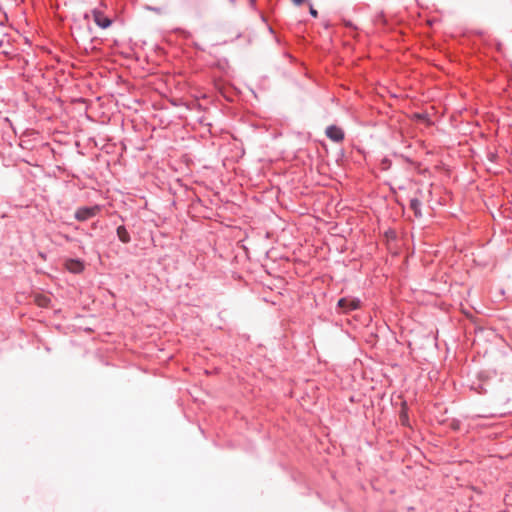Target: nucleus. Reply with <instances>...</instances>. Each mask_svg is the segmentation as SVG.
Wrapping results in <instances>:
<instances>
[{"mask_svg":"<svg viewBox=\"0 0 512 512\" xmlns=\"http://www.w3.org/2000/svg\"><path fill=\"white\" fill-rule=\"evenodd\" d=\"M326 135L334 142H341L344 139V132L341 128L337 126H329L326 129Z\"/></svg>","mask_w":512,"mask_h":512,"instance_id":"3","label":"nucleus"},{"mask_svg":"<svg viewBox=\"0 0 512 512\" xmlns=\"http://www.w3.org/2000/svg\"><path fill=\"white\" fill-rule=\"evenodd\" d=\"M410 207L414 211L416 216H421L419 200L412 199L411 202H410Z\"/></svg>","mask_w":512,"mask_h":512,"instance_id":"8","label":"nucleus"},{"mask_svg":"<svg viewBox=\"0 0 512 512\" xmlns=\"http://www.w3.org/2000/svg\"><path fill=\"white\" fill-rule=\"evenodd\" d=\"M65 266L72 273H80L84 268L83 263L79 260H68Z\"/></svg>","mask_w":512,"mask_h":512,"instance_id":"5","label":"nucleus"},{"mask_svg":"<svg viewBox=\"0 0 512 512\" xmlns=\"http://www.w3.org/2000/svg\"><path fill=\"white\" fill-rule=\"evenodd\" d=\"M117 236L123 243L130 242V235L124 226H119L117 228Z\"/></svg>","mask_w":512,"mask_h":512,"instance_id":"6","label":"nucleus"},{"mask_svg":"<svg viewBox=\"0 0 512 512\" xmlns=\"http://www.w3.org/2000/svg\"><path fill=\"white\" fill-rule=\"evenodd\" d=\"M338 306L344 311L348 312L351 310L358 309L360 307V300L356 298H341L338 301Z\"/></svg>","mask_w":512,"mask_h":512,"instance_id":"2","label":"nucleus"},{"mask_svg":"<svg viewBox=\"0 0 512 512\" xmlns=\"http://www.w3.org/2000/svg\"><path fill=\"white\" fill-rule=\"evenodd\" d=\"M94 22L101 28L105 29L111 25V20L98 10L92 11Z\"/></svg>","mask_w":512,"mask_h":512,"instance_id":"4","label":"nucleus"},{"mask_svg":"<svg viewBox=\"0 0 512 512\" xmlns=\"http://www.w3.org/2000/svg\"><path fill=\"white\" fill-rule=\"evenodd\" d=\"M305 1H306V0H292V2H293L295 5H297V6H299V5L303 4Z\"/></svg>","mask_w":512,"mask_h":512,"instance_id":"10","label":"nucleus"},{"mask_svg":"<svg viewBox=\"0 0 512 512\" xmlns=\"http://www.w3.org/2000/svg\"><path fill=\"white\" fill-rule=\"evenodd\" d=\"M99 211H100V207L97 205L93 206V207H81L76 210L75 218L78 221H85L89 218L94 217Z\"/></svg>","mask_w":512,"mask_h":512,"instance_id":"1","label":"nucleus"},{"mask_svg":"<svg viewBox=\"0 0 512 512\" xmlns=\"http://www.w3.org/2000/svg\"><path fill=\"white\" fill-rule=\"evenodd\" d=\"M310 14H311L313 17H317V15H318L317 11H316L313 7H310Z\"/></svg>","mask_w":512,"mask_h":512,"instance_id":"9","label":"nucleus"},{"mask_svg":"<svg viewBox=\"0 0 512 512\" xmlns=\"http://www.w3.org/2000/svg\"><path fill=\"white\" fill-rule=\"evenodd\" d=\"M34 300L39 307H47L50 303V299L45 295H36Z\"/></svg>","mask_w":512,"mask_h":512,"instance_id":"7","label":"nucleus"}]
</instances>
